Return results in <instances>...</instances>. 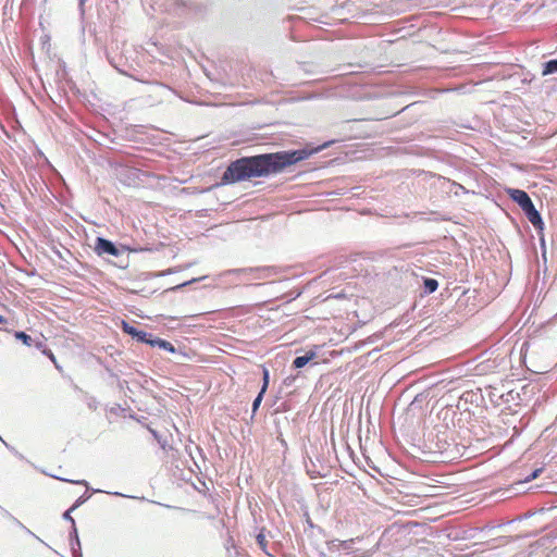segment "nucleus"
Segmentation results:
<instances>
[{"mask_svg": "<svg viewBox=\"0 0 557 557\" xmlns=\"http://www.w3.org/2000/svg\"><path fill=\"white\" fill-rule=\"evenodd\" d=\"M264 392H259L258 395L256 396V398L253 399L252 401V406H251V411H252V414H251V419H253L256 412L258 411L261 403H262V399H263V396H264Z\"/></svg>", "mask_w": 557, "mask_h": 557, "instance_id": "2eb2a0df", "label": "nucleus"}, {"mask_svg": "<svg viewBox=\"0 0 557 557\" xmlns=\"http://www.w3.org/2000/svg\"><path fill=\"white\" fill-rule=\"evenodd\" d=\"M73 557H83V555L82 556H73Z\"/></svg>", "mask_w": 557, "mask_h": 557, "instance_id": "e433bc0d", "label": "nucleus"}, {"mask_svg": "<svg viewBox=\"0 0 557 557\" xmlns=\"http://www.w3.org/2000/svg\"><path fill=\"white\" fill-rule=\"evenodd\" d=\"M173 272H175V271H174V270H172V269H169L164 274L173 273Z\"/></svg>", "mask_w": 557, "mask_h": 557, "instance_id": "72a5a7b5", "label": "nucleus"}, {"mask_svg": "<svg viewBox=\"0 0 557 557\" xmlns=\"http://www.w3.org/2000/svg\"><path fill=\"white\" fill-rule=\"evenodd\" d=\"M74 510H71V507L63 513V519L66 521H70L72 527H76L75 520L72 517V512Z\"/></svg>", "mask_w": 557, "mask_h": 557, "instance_id": "4be33fe9", "label": "nucleus"}, {"mask_svg": "<svg viewBox=\"0 0 557 557\" xmlns=\"http://www.w3.org/2000/svg\"><path fill=\"white\" fill-rule=\"evenodd\" d=\"M557 73V59L548 60L542 64V75L547 76Z\"/></svg>", "mask_w": 557, "mask_h": 557, "instance_id": "9b49d317", "label": "nucleus"}, {"mask_svg": "<svg viewBox=\"0 0 557 557\" xmlns=\"http://www.w3.org/2000/svg\"><path fill=\"white\" fill-rule=\"evenodd\" d=\"M147 338H149V333L143 331V330H139L138 331V334L136 335L135 339L138 342V343H144V342H147Z\"/></svg>", "mask_w": 557, "mask_h": 557, "instance_id": "aec40b11", "label": "nucleus"}, {"mask_svg": "<svg viewBox=\"0 0 557 557\" xmlns=\"http://www.w3.org/2000/svg\"><path fill=\"white\" fill-rule=\"evenodd\" d=\"M296 379H297L296 375H289V376L284 379L283 383L286 386H292L294 384V382L296 381Z\"/></svg>", "mask_w": 557, "mask_h": 557, "instance_id": "b1692460", "label": "nucleus"}, {"mask_svg": "<svg viewBox=\"0 0 557 557\" xmlns=\"http://www.w3.org/2000/svg\"><path fill=\"white\" fill-rule=\"evenodd\" d=\"M54 478L60 481L70 482V483L78 484V485H85L88 487V482L86 480H69V479H63V478H59V476H54Z\"/></svg>", "mask_w": 557, "mask_h": 557, "instance_id": "412c9836", "label": "nucleus"}, {"mask_svg": "<svg viewBox=\"0 0 557 557\" xmlns=\"http://www.w3.org/2000/svg\"><path fill=\"white\" fill-rule=\"evenodd\" d=\"M230 273L245 275L249 280H265L274 275L275 270L272 267L242 268L231 270Z\"/></svg>", "mask_w": 557, "mask_h": 557, "instance_id": "20e7f679", "label": "nucleus"}, {"mask_svg": "<svg viewBox=\"0 0 557 557\" xmlns=\"http://www.w3.org/2000/svg\"><path fill=\"white\" fill-rule=\"evenodd\" d=\"M256 541L259 547L262 549L264 554L269 557H274L271 553L268 552V541L265 540V528H262L256 536Z\"/></svg>", "mask_w": 557, "mask_h": 557, "instance_id": "1a4fd4ad", "label": "nucleus"}, {"mask_svg": "<svg viewBox=\"0 0 557 557\" xmlns=\"http://www.w3.org/2000/svg\"><path fill=\"white\" fill-rule=\"evenodd\" d=\"M81 4H83L84 0H79Z\"/></svg>", "mask_w": 557, "mask_h": 557, "instance_id": "c9c22d12", "label": "nucleus"}, {"mask_svg": "<svg viewBox=\"0 0 557 557\" xmlns=\"http://www.w3.org/2000/svg\"><path fill=\"white\" fill-rule=\"evenodd\" d=\"M159 337H154L151 333H149V338H147V342H144L145 344H148L151 347H157V345L152 344L154 341H158Z\"/></svg>", "mask_w": 557, "mask_h": 557, "instance_id": "393cba45", "label": "nucleus"}, {"mask_svg": "<svg viewBox=\"0 0 557 557\" xmlns=\"http://www.w3.org/2000/svg\"><path fill=\"white\" fill-rule=\"evenodd\" d=\"M45 354L48 356V358H50L55 363V358H54L53 354L50 350L48 352L45 351Z\"/></svg>", "mask_w": 557, "mask_h": 557, "instance_id": "cd10ccee", "label": "nucleus"}, {"mask_svg": "<svg viewBox=\"0 0 557 557\" xmlns=\"http://www.w3.org/2000/svg\"><path fill=\"white\" fill-rule=\"evenodd\" d=\"M542 472H543V468H537V469L533 470L529 475L525 476L523 482H530L532 480H535L536 478L540 476V474Z\"/></svg>", "mask_w": 557, "mask_h": 557, "instance_id": "a211bd4d", "label": "nucleus"}, {"mask_svg": "<svg viewBox=\"0 0 557 557\" xmlns=\"http://www.w3.org/2000/svg\"><path fill=\"white\" fill-rule=\"evenodd\" d=\"M156 87L159 89L161 96H166V95L172 94V89L163 84L156 83Z\"/></svg>", "mask_w": 557, "mask_h": 557, "instance_id": "6ab92c4d", "label": "nucleus"}, {"mask_svg": "<svg viewBox=\"0 0 557 557\" xmlns=\"http://www.w3.org/2000/svg\"><path fill=\"white\" fill-rule=\"evenodd\" d=\"M202 278H203V277H199V278H191V280H189V281H186V282H184V283H182V284L176 285V286H175V287H173L172 289H173V290L181 289V288H183V287H185V286H187V285H190V284H193V283H195V282H198V281H200V280H202Z\"/></svg>", "mask_w": 557, "mask_h": 557, "instance_id": "5701e85b", "label": "nucleus"}, {"mask_svg": "<svg viewBox=\"0 0 557 557\" xmlns=\"http://www.w3.org/2000/svg\"><path fill=\"white\" fill-rule=\"evenodd\" d=\"M5 322H7V319L2 314H0V324L5 323Z\"/></svg>", "mask_w": 557, "mask_h": 557, "instance_id": "7c9ffc66", "label": "nucleus"}, {"mask_svg": "<svg viewBox=\"0 0 557 557\" xmlns=\"http://www.w3.org/2000/svg\"><path fill=\"white\" fill-rule=\"evenodd\" d=\"M438 288V282L437 280L433 277H423V292L424 294L429 295Z\"/></svg>", "mask_w": 557, "mask_h": 557, "instance_id": "9d476101", "label": "nucleus"}, {"mask_svg": "<svg viewBox=\"0 0 557 557\" xmlns=\"http://www.w3.org/2000/svg\"><path fill=\"white\" fill-rule=\"evenodd\" d=\"M2 512H3V516H4L5 518H9V519H11V520H12V517H13V516H12L8 510L2 509Z\"/></svg>", "mask_w": 557, "mask_h": 557, "instance_id": "c85d7f7f", "label": "nucleus"}, {"mask_svg": "<svg viewBox=\"0 0 557 557\" xmlns=\"http://www.w3.org/2000/svg\"><path fill=\"white\" fill-rule=\"evenodd\" d=\"M94 251L99 257L108 255L120 258L116 265L121 269H125L128 265V248L126 246H117L112 240L98 236L95 242Z\"/></svg>", "mask_w": 557, "mask_h": 557, "instance_id": "7ed1b4c3", "label": "nucleus"}, {"mask_svg": "<svg viewBox=\"0 0 557 557\" xmlns=\"http://www.w3.org/2000/svg\"><path fill=\"white\" fill-rule=\"evenodd\" d=\"M326 145L318 148L281 150L271 153H260L251 157H243L232 161L221 177L222 185L235 184L248 181L252 177H265L283 172L286 168L308 159L321 151Z\"/></svg>", "mask_w": 557, "mask_h": 557, "instance_id": "f257e3e1", "label": "nucleus"}, {"mask_svg": "<svg viewBox=\"0 0 557 557\" xmlns=\"http://www.w3.org/2000/svg\"><path fill=\"white\" fill-rule=\"evenodd\" d=\"M152 344L157 345V347L174 354L176 351L174 345L163 338H158V341H154Z\"/></svg>", "mask_w": 557, "mask_h": 557, "instance_id": "f8f14e48", "label": "nucleus"}, {"mask_svg": "<svg viewBox=\"0 0 557 557\" xmlns=\"http://www.w3.org/2000/svg\"><path fill=\"white\" fill-rule=\"evenodd\" d=\"M508 195L510 199L521 208V210L525 209V207L533 202L529 194L522 189L509 188Z\"/></svg>", "mask_w": 557, "mask_h": 557, "instance_id": "423d86ee", "label": "nucleus"}, {"mask_svg": "<svg viewBox=\"0 0 557 557\" xmlns=\"http://www.w3.org/2000/svg\"><path fill=\"white\" fill-rule=\"evenodd\" d=\"M90 498V495L85 492L83 495H81L74 504L71 506V510H76L78 507H81L84 503H86Z\"/></svg>", "mask_w": 557, "mask_h": 557, "instance_id": "f3484780", "label": "nucleus"}, {"mask_svg": "<svg viewBox=\"0 0 557 557\" xmlns=\"http://www.w3.org/2000/svg\"><path fill=\"white\" fill-rule=\"evenodd\" d=\"M69 537H70V546H71L72 555L73 556H82L83 554H82L81 541L78 537V532H77L76 527L71 528Z\"/></svg>", "mask_w": 557, "mask_h": 557, "instance_id": "0eeeda50", "label": "nucleus"}, {"mask_svg": "<svg viewBox=\"0 0 557 557\" xmlns=\"http://www.w3.org/2000/svg\"><path fill=\"white\" fill-rule=\"evenodd\" d=\"M5 446L11 450L13 451L15 455H18L20 457H22L16 450L14 447H10L8 444H5Z\"/></svg>", "mask_w": 557, "mask_h": 557, "instance_id": "c756f323", "label": "nucleus"}, {"mask_svg": "<svg viewBox=\"0 0 557 557\" xmlns=\"http://www.w3.org/2000/svg\"><path fill=\"white\" fill-rule=\"evenodd\" d=\"M122 330L124 333H126L127 335L132 336L133 339H135L136 335L138 334V329H136L135 326L131 325L128 322L126 321H122Z\"/></svg>", "mask_w": 557, "mask_h": 557, "instance_id": "4468645a", "label": "nucleus"}, {"mask_svg": "<svg viewBox=\"0 0 557 557\" xmlns=\"http://www.w3.org/2000/svg\"><path fill=\"white\" fill-rule=\"evenodd\" d=\"M94 493H102L103 491L101 490H92Z\"/></svg>", "mask_w": 557, "mask_h": 557, "instance_id": "f704fd0d", "label": "nucleus"}, {"mask_svg": "<svg viewBox=\"0 0 557 557\" xmlns=\"http://www.w3.org/2000/svg\"><path fill=\"white\" fill-rule=\"evenodd\" d=\"M529 222L534 226L539 236L541 246L545 247V239H544V221L542 219L541 213L537 211V209L534 207V203L532 202L525 209L522 210Z\"/></svg>", "mask_w": 557, "mask_h": 557, "instance_id": "39448f33", "label": "nucleus"}, {"mask_svg": "<svg viewBox=\"0 0 557 557\" xmlns=\"http://www.w3.org/2000/svg\"><path fill=\"white\" fill-rule=\"evenodd\" d=\"M112 495H115V496H124L123 494L119 493V492H114L112 493Z\"/></svg>", "mask_w": 557, "mask_h": 557, "instance_id": "2f4dec72", "label": "nucleus"}, {"mask_svg": "<svg viewBox=\"0 0 557 557\" xmlns=\"http://www.w3.org/2000/svg\"><path fill=\"white\" fill-rule=\"evenodd\" d=\"M23 530H24L27 534H29V535L34 536L35 539H37L38 541H40V542H42V543H44V541H42V540H40V539H39L35 533H33V532H32L27 527H26V529H23Z\"/></svg>", "mask_w": 557, "mask_h": 557, "instance_id": "bb28decb", "label": "nucleus"}, {"mask_svg": "<svg viewBox=\"0 0 557 557\" xmlns=\"http://www.w3.org/2000/svg\"><path fill=\"white\" fill-rule=\"evenodd\" d=\"M57 255L60 259H63V255L60 251H57Z\"/></svg>", "mask_w": 557, "mask_h": 557, "instance_id": "473e14b6", "label": "nucleus"}, {"mask_svg": "<svg viewBox=\"0 0 557 557\" xmlns=\"http://www.w3.org/2000/svg\"><path fill=\"white\" fill-rule=\"evenodd\" d=\"M12 521L14 522V524L18 525L21 529H26V527L15 517H12Z\"/></svg>", "mask_w": 557, "mask_h": 557, "instance_id": "a878e982", "label": "nucleus"}, {"mask_svg": "<svg viewBox=\"0 0 557 557\" xmlns=\"http://www.w3.org/2000/svg\"><path fill=\"white\" fill-rule=\"evenodd\" d=\"M269 383H270V372L265 367H263L262 368V386H261L260 391L265 393L269 387Z\"/></svg>", "mask_w": 557, "mask_h": 557, "instance_id": "dca6fc26", "label": "nucleus"}, {"mask_svg": "<svg viewBox=\"0 0 557 557\" xmlns=\"http://www.w3.org/2000/svg\"><path fill=\"white\" fill-rule=\"evenodd\" d=\"M136 51L133 49V47H128L126 44L122 45L120 54L114 52L113 48H111L107 52V59L109 63L121 74L129 76L136 81H140L135 75L132 74V71L135 70L134 67V60L133 54Z\"/></svg>", "mask_w": 557, "mask_h": 557, "instance_id": "f03ea898", "label": "nucleus"}, {"mask_svg": "<svg viewBox=\"0 0 557 557\" xmlns=\"http://www.w3.org/2000/svg\"><path fill=\"white\" fill-rule=\"evenodd\" d=\"M14 337L28 347L33 346L34 339L23 331H15Z\"/></svg>", "mask_w": 557, "mask_h": 557, "instance_id": "ddd939ff", "label": "nucleus"}, {"mask_svg": "<svg viewBox=\"0 0 557 557\" xmlns=\"http://www.w3.org/2000/svg\"><path fill=\"white\" fill-rule=\"evenodd\" d=\"M315 357H317V352L313 351V350H309V351H307L302 356H297L293 360V364L292 366H293L294 369H301L305 366H307L311 360H313Z\"/></svg>", "mask_w": 557, "mask_h": 557, "instance_id": "6e6552de", "label": "nucleus"}]
</instances>
